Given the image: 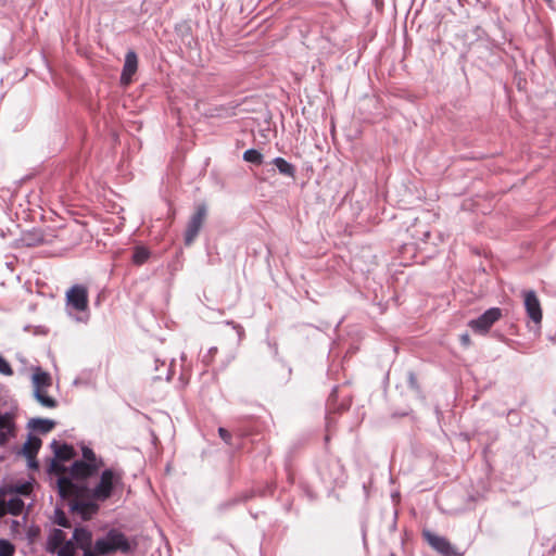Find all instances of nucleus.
Here are the masks:
<instances>
[{
  "label": "nucleus",
  "instance_id": "f03ea898",
  "mask_svg": "<svg viewBox=\"0 0 556 556\" xmlns=\"http://www.w3.org/2000/svg\"><path fill=\"white\" fill-rule=\"evenodd\" d=\"M123 486V472L121 470L109 468L102 471L99 482L91 491L93 500L104 502L110 498L114 492Z\"/></svg>",
  "mask_w": 556,
  "mask_h": 556
},
{
  "label": "nucleus",
  "instance_id": "2eb2a0df",
  "mask_svg": "<svg viewBox=\"0 0 556 556\" xmlns=\"http://www.w3.org/2000/svg\"><path fill=\"white\" fill-rule=\"evenodd\" d=\"M48 390L49 389H37V390H34L33 393H34V397L41 406L51 409V408L56 407L58 403H56L55 399H53L52 396H50L48 394Z\"/></svg>",
  "mask_w": 556,
  "mask_h": 556
},
{
  "label": "nucleus",
  "instance_id": "a878e982",
  "mask_svg": "<svg viewBox=\"0 0 556 556\" xmlns=\"http://www.w3.org/2000/svg\"><path fill=\"white\" fill-rule=\"evenodd\" d=\"M0 374L4 376H12L13 370L10 364L0 355Z\"/></svg>",
  "mask_w": 556,
  "mask_h": 556
},
{
  "label": "nucleus",
  "instance_id": "393cba45",
  "mask_svg": "<svg viewBox=\"0 0 556 556\" xmlns=\"http://www.w3.org/2000/svg\"><path fill=\"white\" fill-rule=\"evenodd\" d=\"M14 546L7 540H0V556H12Z\"/></svg>",
  "mask_w": 556,
  "mask_h": 556
},
{
  "label": "nucleus",
  "instance_id": "2f4dec72",
  "mask_svg": "<svg viewBox=\"0 0 556 556\" xmlns=\"http://www.w3.org/2000/svg\"><path fill=\"white\" fill-rule=\"evenodd\" d=\"M18 527H20V521L13 520L12 525H11V529H12L13 533H15L16 535L20 534Z\"/></svg>",
  "mask_w": 556,
  "mask_h": 556
},
{
  "label": "nucleus",
  "instance_id": "423d86ee",
  "mask_svg": "<svg viewBox=\"0 0 556 556\" xmlns=\"http://www.w3.org/2000/svg\"><path fill=\"white\" fill-rule=\"evenodd\" d=\"M523 305L528 317L535 324L541 325L543 313L541 302L533 290L522 291Z\"/></svg>",
  "mask_w": 556,
  "mask_h": 556
},
{
  "label": "nucleus",
  "instance_id": "412c9836",
  "mask_svg": "<svg viewBox=\"0 0 556 556\" xmlns=\"http://www.w3.org/2000/svg\"><path fill=\"white\" fill-rule=\"evenodd\" d=\"M81 452L84 462L96 464L99 469L100 467H102V460L96 456L94 452L91 448L84 446Z\"/></svg>",
  "mask_w": 556,
  "mask_h": 556
},
{
  "label": "nucleus",
  "instance_id": "7ed1b4c3",
  "mask_svg": "<svg viewBox=\"0 0 556 556\" xmlns=\"http://www.w3.org/2000/svg\"><path fill=\"white\" fill-rule=\"evenodd\" d=\"M129 543L124 534L111 531L104 538L96 541L93 552L97 556L106 555L115 551L127 552Z\"/></svg>",
  "mask_w": 556,
  "mask_h": 556
},
{
  "label": "nucleus",
  "instance_id": "f3484780",
  "mask_svg": "<svg viewBox=\"0 0 556 556\" xmlns=\"http://www.w3.org/2000/svg\"><path fill=\"white\" fill-rule=\"evenodd\" d=\"M54 455L60 460H68L73 457V447L67 444H59L56 441L51 443Z\"/></svg>",
  "mask_w": 556,
  "mask_h": 556
},
{
  "label": "nucleus",
  "instance_id": "0eeeda50",
  "mask_svg": "<svg viewBox=\"0 0 556 556\" xmlns=\"http://www.w3.org/2000/svg\"><path fill=\"white\" fill-rule=\"evenodd\" d=\"M67 304L76 311H86L88 306V291L84 286H73L66 292Z\"/></svg>",
  "mask_w": 556,
  "mask_h": 556
},
{
  "label": "nucleus",
  "instance_id": "bb28decb",
  "mask_svg": "<svg viewBox=\"0 0 556 556\" xmlns=\"http://www.w3.org/2000/svg\"><path fill=\"white\" fill-rule=\"evenodd\" d=\"M38 534H39V528L35 527V526H30L27 529V539H28L29 543H33L35 541V539L38 536Z\"/></svg>",
  "mask_w": 556,
  "mask_h": 556
},
{
  "label": "nucleus",
  "instance_id": "4468645a",
  "mask_svg": "<svg viewBox=\"0 0 556 556\" xmlns=\"http://www.w3.org/2000/svg\"><path fill=\"white\" fill-rule=\"evenodd\" d=\"M66 542V534L60 529H54L51 531L48 538L47 551L50 553H55L56 549Z\"/></svg>",
  "mask_w": 556,
  "mask_h": 556
},
{
  "label": "nucleus",
  "instance_id": "aec40b11",
  "mask_svg": "<svg viewBox=\"0 0 556 556\" xmlns=\"http://www.w3.org/2000/svg\"><path fill=\"white\" fill-rule=\"evenodd\" d=\"M8 513L20 515L24 509V502L18 497H12L7 502Z\"/></svg>",
  "mask_w": 556,
  "mask_h": 556
},
{
  "label": "nucleus",
  "instance_id": "39448f33",
  "mask_svg": "<svg viewBox=\"0 0 556 556\" xmlns=\"http://www.w3.org/2000/svg\"><path fill=\"white\" fill-rule=\"evenodd\" d=\"M502 316V312L497 307H492L485 311L480 317L477 319H472L469 321L468 326L478 333L484 334L490 328L496 323Z\"/></svg>",
  "mask_w": 556,
  "mask_h": 556
},
{
  "label": "nucleus",
  "instance_id": "cd10ccee",
  "mask_svg": "<svg viewBox=\"0 0 556 556\" xmlns=\"http://www.w3.org/2000/svg\"><path fill=\"white\" fill-rule=\"evenodd\" d=\"M55 522L59 525V526H62V527H67V520H66V517L64 516L63 513L61 511H56L55 514Z\"/></svg>",
  "mask_w": 556,
  "mask_h": 556
},
{
  "label": "nucleus",
  "instance_id": "f8f14e48",
  "mask_svg": "<svg viewBox=\"0 0 556 556\" xmlns=\"http://www.w3.org/2000/svg\"><path fill=\"white\" fill-rule=\"evenodd\" d=\"M41 440L36 437H29L28 440L23 445V454L28 459V466L31 468H37V463L35 462V456L40 448Z\"/></svg>",
  "mask_w": 556,
  "mask_h": 556
},
{
  "label": "nucleus",
  "instance_id": "c756f323",
  "mask_svg": "<svg viewBox=\"0 0 556 556\" xmlns=\"http://www.w3.org/2000/svg\"><path fill=\"white\" fill-rule=\"evenodd\" d=\"M29 491H30V485L29 484H23V485H21L17 489V492L21 493V494H28Z\"/></svg>",
  "mask_w": 556,
  "mask_h": 556
},
{
  "label": "nucleus",
  "instance_id": "473e14b6",
  "mask_svg": "<svg viewBox=\"0 0 556 556\" xmlns=\"http://www.w3.org/2000/svg\"><path fill=\"white\" fill-rule=\"evenodd\" d=\"M8 513L7 503H0V517Z\"/></svg>",
  "mask_w": 556,
  "mask_h": 556
},
{
  "label": "nucleus",
  "instance_id": "6e6552de",
  "mask_svg": "<svg viewBox=\"0 0 556 556\" xmlns=\"http://www.w3.org/2000/svg\"><path fill=\"white\" fill-rule=\"evenodd\" d=\"M73 539L77 546L84 551V556H97L91 548L92 534L90 531L84 528H77L74 531Z\"/></svg>",
  "mask_w": 556,
  "mask_h": 556
},
{
  "label": "nucleus",
  "instance_id": "9d476101",
  "mask_svg": "<svg viewBox=\"0 0 556 556\" xmlns=\"http://www.w3.org/2000/svg\"><path fill=\"white\" fill-rule=\"evenodd\" d=\"M98 470L99 468L96 464L77 460L71 467V475L76 479H85L92 476Z\"/></svg>",
  "mask_w": 556,
  "mask_h": 556
},
{
  "label": "nucleus",
  "instance_id": "f257e3e1",
  "mask_svg": "<svg viewBox=\"0 0 556 556\" xmlns=\"http://www.w3.org/2000/svg\"><path fill=\"white\" fill-rule=\"evenodd\" d=\"M58 489L62 497H72L70 507L83 519H90L99 510V505L96 503L97 500H93V497L90 500L80 496V490L78 485L74 483L70 478H59Z\"/></svg>",
  "mask_w": 556,
  "mask_h": 556
},
{
  "label": "nucleus",
  "instance_id": "7c9ffc66",
  "mask_svg": "<svg viewBox=\"0 0 556 556\" xmlns=\"http://www.w3.org/2000/svg\"><path fill=\"white\" fill-rule=\"evenodd\" d=\"M460 341L465 346H468L470 344V337L468 333H464L460 336Z\"/></svg>",
  "mask_w": 556,
  "mask_h": 556
},
{
  "label": "nucleus",
  "instance_id": "b1692460",
  "mask_svg": "<svg viewBox=\"0 0 556 556\" xmlns=\"http://www.w3.org/2000/svg\"><path fill=\"white\" fill-rule=\"evenodd\" d=\"M148 256L149 253L144 248H137L132 255V260L136 264H142L147 261Z\"/></svg>",
  "mask_w": 556,
  "mask_h": 556
},
{
  "label": "nucleus",
  "instance_id": "ddd939ff",
  "mask_svg": "<svg viewBox=\"0 0 556 556\" xmlns=\"http://www.w3.org/2000/svg\"><path fill=\"white\" fill-rule=\"evenodd\" d=\"M33 389H49L52 384L51 376L41 368L36 367L31 376Z\"/></svg>",
  "mask_w": 556,
  "mask_h": 556
},
{
  "label": "nucleus",
  "instance_id": "f704fd0d",
  "mask_svg": "<svg viewBox=\"0 0 556 556\" xmlns=\"http://www.w3.org/2000/svg\"><path fill=\"white\" fill-rule=\"evenodd\" d=\"M391 556H393V555H391Z\"/></svg>",
  "mask_w": 556,
  "mask_h": 556
},
{
  "label": "nucleus",
  "instance_id": "20e7f679",
  "mask_svg": "<svg viewBox=\"0 0 556 556\" xmlns=\"http://www.w3.org/2000/svg\"><path fill=\"white\" fill-rule=\"evenodd\" d=\"M206 218V206L204 204H200L197 206L195 212L190 217V220L187 225V229L185 232V243L190 245L197 236L199 235L202 225Z\"/></svg>",
  "mask_w": 556,
  "mask_h": 556
},
{
  "label": "nucleus",
  "instance_id": "1a4fd4ad",
  "mask_svg": "<svg viewBox=\"0 0 556 556\" xmlns=\"http://www.w3.org/2000/svg\"><path fill=\"white\" fill-rule=\"evenodd\" d=\"M424 534L430 546L433 547L439 553H441L442 555L453 556L455 554L453 546L446 539L433 534L429 531L425 532Z\"/></svg>",
  "mask_w": 556,
  "mask_h": 556
},
{
  "label": "nucleus",
  "instance_id": "c85d7f7f",
  "mask_svg": "<svg viewBox=\"0 0 556 556\" xmlns=\"http://www.w3.org/2000/svg\"><path fill=\"white\" fill-rule=\"evenodd\" d=\"M218 432H219L220 438H222L224 441H226V442H228V441H229V439H230V434H229V432H228L226 429H224V428H219V429H218Z\"/></svg>",
  "mask_w": 556,
  "mask_h": 556
},
{
  "label": "nucleus",
  "instance_id": "dca6fc26",
  "mask_svg": "<svg viewBox=\"0 0 556 556\" xmlns=\"http://www.w3.org/2000/svg\"><path fill=\"white\" fill-rule=\"evenodd\" d=\"M13 433V422L9 414H0V443H4Z\"/></svg>",
  "mask_w": 556,
  "mask_h": 556
},
{
  "label": "nucleus",
  "instance_id": "4be33fe9",
  "mask_svg": "<svg viewBox=\"0 0 556 556\" xmlns=\"http://www.w3.org/2000/svg\"><path fill=\"white\" fill-rule=\"evenodd\" d=\"M243 160L253 164H261L263 162V155L255 149H249L243 153Z\"/></svg>",
  "mask_w": 556,
  "mask_h": 556
},
{
  "label": "nucleus",
  "instance_id": "a211bd4d",
  "mask_svg": "<svg viewBox=\"0 0 556 556\" xmlns=\"http://www.w3.org/2000/svg\"><path fill=\"white\" fill-rule=\"evenodd\" d=\"M28 426L34 430L47 433L54 427V421L50 419L34 418L29 420Z\"/></svg>",
  "mask_w": 556,
  "mask_h": 556
},
{
  "label": "nucleus",
  "instance_id": "72a5a7b5",
  "mask_svg": "<svg viewBox=\"0 0 556 556\" xmlns=\"http://www.w3.org/2000/svg\"><path fill=\"white\" fill-rule=\"evenodd\" d=\"M52 466H53V468H54L55 470H60V469L58 468V464H56V463H53V465H52Z\"/></svg>",
  "mask_w": 556,
  "mask_h": 556
},
{
  "label": "nucleus",
  "instance_id": "6ab92c4d",
  "mask_svg": "<svg viewBox=\"0 0 556 556\" xmlns=\"http://www.w3.org/2000/svg\"><path fill=\"white\" fill-rule=\"evenodd\" d=\"M274 164L281 174L287 175V176L294 175V167L289 162H287L285 159L276 157L274 160Z\"/></svg>",
  "mask_w": 556,
  "mask_h": 556
},
{
  "label": "nucleus",
  "instance_id": "9b49d317",
  "mask_svg": "<svg viewBox=\"0 0 556 556\" xmlns=\"http://www.w3.org/2000/svg\"><path fill=\"white\" fill-rule=\"evenodd\" d=\"M138 65L137 55L134 51H129L125 58V64L121 76V83L128 85L131 80V76L136 73Z\"/></svg>",
  "mask_w": 556,
  "mask_h": 556
},
{
  "label": "nucleus",
  "instance_id": "5701e85b",
  "mask_svg": "<svg viewBox=\"0 0 556 556\" xmlns=\"http://www.w3.org/2000/svg\"><path fill=\"white\" fill-rule=\"evenodd\" d=\"M55 553H58V556H74L75 546L72 541H67L61 545Z\"/></svg>",
  "mask_w": 556,
  "mask_h": 556
}]
</instances>
